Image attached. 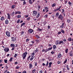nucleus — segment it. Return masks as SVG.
<instances>
[{
    "mask_svg": "<svg viewBox=\"0 0 73 73\" xmlns=\"http://www.w3.org/2000/svg\"><path fill=\"white\" fill-rule=\"evenodd\" d=\"M27 52L24 53L23 54L22 57H23V60L25 58V57H26V56H27Z\"/></svg>",
    "mask_w": 73,
    "mask_h": 73,
    "instance_id": "1",
    "label": "nucleus"
},
{
    "mask_svg": "<svg viewBox=\"0 0 73 73\" xmlns=\"http://www.w3.org/2000/svg\"><path fill=\"white\" fill-rule=\"evenodd\" d=\"M11 41L13 42H15L16 41V38L15 37H11Z\"/></svg>",
    "mask_w": 73,
    "mask_h": 73,
    "instance_id": "2",
    "label": "nucleus"
},
{
    "mask_svg": "<svg viewBox=\"0 0 73 73\" xmlns=\"http://www.w3.org/2000/svg\"><path fill=\"white\" fill-rule=\"evenodd\" d=\"M9 48L7 47H5L4 49V50H5L6 53V52H9Z\"/></svg>",
    "mask_w": 73,
    "mask_h": 73,
    "instance_id": "3",
    "label": "nucleus"
},
{
    "mask_svg": "<svg viewBox=\"0 0 73 73\" xmlns=\"http://www.w3.org/2000/svg\"><path fill=\"white\" fill-rule=\"evenodd\" d=\"M33 15L34 16H36V15H37V12L36 11H33Z\"/></svg>",
    "mask_w": 73,
    "mask_h": 73,
    "instance_id": "4",
    "label": "nucleus"
},
{
    "mask_svg": "<svg viewBox=\"0 0 73 73\" xmlns=\"http://www.w3.org/2000/svg\"><path fill=\"white\" fill-rule=\"evenodd\" d=\"M6 34L7 36H8V37L10 36V32H9L8 31H7V32H6Z\"/></svg>",
    "mask_w": 73,
    "mask_h": 73,
    "instance_id": "5",
    "label": "nucleus"
},
{
    "mask_svg": "<svg viewBox=\"0 0 73 73\" xmlns=\"http://www.w3.org/2000/svg\"><path fill=\"white\" fill-rule=\"evenodd\" d=\"M33 32V30L32 29H29L28 31V33H32Z\"/></svg>",
    "mask_w": 73,
    "mask_h": 73,
    "instance_id": "6",
    "label": "nucleus"
},
{
    "mask_svg": "<svg viewBox=\"0 0 73 73\" xmlns=\"http://www.w3.org/2000/svg\"><path fill=\"white\" fill-rule=\"evenodd\" d=\"M21 12L20 11H16L15 12V15H17V14H19V15H20V14H21Z\"/></svg>",
    "mask_w": 73,
    "mask_h": 73,
    "instance_id": "7",
    "label": "nucleus"
},
{
    "mask_svg": "<svg viewBox=\"0 0 73 73\" xmlns=\"http://www.w3.org/2000/svg\"><path fill=\"white\" fill-rule=\"evenodd\" d=\"M58 18L59 19H61V20H62V15L60 14V15L59 17H58Z\"/></svg>",
    "mask_w": 73,
    "mask_h": 73,
    "instance_id": "8",
    "label": "nucleus"
},
{
    "mask_svg": "<svg viewBox=\"0 0 73 73\" xmlns=\"http://www.w3.org/2000/svg\"><path fill=\"white\" fill-rule=\"evenodd\" d=\"M7 19H11V17L10 16L9 14L7 13Z\"/></svg>",
    "mask_w": 73,
    "mask_h": 73,
    "instance_id": "9",
    "label": "nucleus"
},
{
    "mask_svg": "<svg viewBox=\"0 0 73 73\" xmlns=\"http://www.w3.org/2000/svg\"><path fill=\"white\" fill-rule=\"evenodd\" d=\"M40 14L39 13H38L37 15L36 16V19H38V18H39V17H40Z\"/></svg>",
    "mask_w": 73,
    "mask_h": 73,
    "instance_id": "10",
    "label": "nucleus"
},
{
    "mask_svg": "<svg viewBox=\"0 0 73 73\" xmlns=\"http://www.w3.org/2000/svg\"><path fill=\"white\" fill-rule=\"evenodd\" d=\"M9 23V21L7 19L5 20V24H8Z\"/></svg>",
    "mask_w": 73,
    "mask_h": 73,
    "instance_id": "11",
    "label": "nucleus"
},
{
    "mask_svg": "<svg viewBox=\"0 0 73 73\" xmlns=\"http://www.w3.org/2000/svg\"><path fill=\"white\" fill-rule=\"evenodd\" d=\"M62 44L63 45L64 44V42L63 41H59V45H60V44Z\"/></svg>",
    "mask_w": 73,
    "mask_h": 73,
    "instance_id": "12",
    "label": "nucleus"
},
{
    "mask_svg": "<svg viewBox=\"0 0 73 73\" xmlns=\"http://www.w3.org/2000/svg\"><path fill=\"white\" fill-rule=\"evenodd\" d=\"M58 16H59V13L58 12H57L55 15V17H58Z\"/></svg>",
    "mask_w": 73,
    "mask_h": 73,
    "instance_id": "13",
    "label": "nucleus"
},
{
    "mask_svg": "<svg viewBox=\"0 0 73 73\" xmlns=\"http://www.w3.org/2000/svg\"><path fill=\"white\" fill-rule=\"evenodd\" d=\"M38 51V48L36 49V50L34 51V53H35L36 52H37Z\"/></svg>",
    "mask_w": 73,
    "mask_h": 73,
    "instance_id": "14",
    "label": "nucleus"
},
{
    "mask_svg": "<svg viewBox=\"0 0 73 73\" xmlns=\"http://www.w3.org/2000/svg\"><path fill=\"white\" fill-rule=\"evenodd\" d=\"M57 46L55 45H53V50H56V48Z\"/></svg>",
    "mask_w": 73,
    "mask_h": 73,
    "instance_id": "15",
    "label": "nucleus"
},
{
    "mask_svg": "<svg viewBox=\"0 0 73 73\" xmlns=\"http://www.w3.org/2000/svg\"><path fill=\"white\" fill-rule=\"evenodd\" d=\"M68 40L69 41H72V40L71 37H69L68 39Z\"/></svg>",
    "mask_w": 73,
    "mask_h": 73,
    "instance_id": "16",
    "label": "nucleus"
},
{
    "mask_svg": "<svg viewBox=\"0 0 73 73\" xmlns=\"http://www.w3.org/2000/svg\"><path fill=\"white\" fill-rule=\"evenodd\" d=\"M11 8L13 9H14V8H16V5H13L11 6Z\"/></svg>",
    "mask_w": 73,
    "mask_h": 73,
    "instance_id": "17",
    "label": "nucleus"
},
{
    "mask_svg": "<svg viewBox=\"0 0 73 73\" xmlns=\"http://www.w3.org/2000/svg\"><path fill=\"white\" fill-rule=\"evenodd\" d=\"M32 64H31V63H30L29 64V68H30V69H31V68H32Z\"/></svg>",
    "mask_w": 73,
    "mask_h": 73,
    "instance_id": "18",
    "label": "nucleus"
},
{
    "mask_svg": "<svg viewBox=\"0 0 73 73\" xmlns=\"http://www.w3.org/2000/svg\"><path fill=\"white\" fill-rule=\"evenodd\" d=\"M43 30L42 29H41L40 28H38L37 29V31H40V32H41V31H43Z\"/></svg>",
    "mask_w": 73,
    "mask_h": 73,
    "instance_id": "19",
    "label": "nucleus"
},
{
    "mask_svg": "<svg viewBox=\"0 0 73 73\" xmlns=\"http://www.w3.org/2000/svg\"><path fill=\"white\" fill-rule=\"evenodd\" d=\"M66 68H67V70H70V69H69V66H68V65H66Z\"/></svg>",
    "mask_w": 73,
    "mask_h": 73,
    "instance_id": "20",
    "label": "nucleus"
},
{
    "mask_svg": "<svg viewBox=\"0 0 73 73\" xmlns=\"http://www.w3.org/2000/svg\"><path fill=\"white\" fill-rule=\"evenodd\" d=\"M4 16H2L1 18V20L3 21V20H4Z\"/></svg>",
    "mask_w": 73,
    "mask_h": 73,
    "instance_id": "21",
    "label": "nucleus"
},
{
    "mask_svg": "<svg viewBox=\"0 0 73 73\" xmlns=\"http://www.w3.org/2000/svg\"><path fill=\"white\" fill-rule=\"evenodd\" d=\"M52 63L51 62H50L49 63V66H48V68H50L51 67V65H52Z\"/></svg>",
    "mask_w": 73,
    "mask_h": 73,
    "instance_id": "22",
    "label": "nucleus"
},
{
    "mask_svg": "<svg viewBox=\"0 0 73 73\" xmlns=\"http://www.w3.org/2000/svg\"><path fill=\"white\" fill-rule=\"evenodd\" d=\"M62 55H61V54H59L58 55V56L59 58H60Z\"/></svg>",
    "mask_w": 73,
    "mask_h": 73,
    "instance_id": "23",
    "label": "nucleus"
},
{
    "mask_svg": "<svg viewBox=\"0 0 73 73\" xmlns=\"http://www.w3.org/2000/svg\"><path fill=\"white\" fill-rule=\"evenodd\" d=\"M34 57H35V56H32L31 58L30 59V61H32V60H33V59L34 58Z\"/></svg>",
    "mask_w": 73,
    "mask_h": 73,
    "instance_id": "24",
    "label": "nucleus"
},
{
    "mask_svg": "<svg viewBox=\"0 0 73 73\" xmlns=\"http://www.w3.org/2000/svg\"><path fill=\"white\" fill-rule=\"evenodd\" d=\"M10 46L11 47H15V44H11L10 45Z\"/></svg>",
    "mask_w": 73,
    "mask_h": 73,
    "instance_id": "25",
    "label": "nucleus"
},
{
    "mask_svg": "<svg viewBox=\"0 0 73 73\" xmlns=\"http://www.w3.org/2000/svg\"><path fill=\"white\" fill-rule=\"evenodd\" d=\"M56 5V3H54L52 5V7H55Z\"/></svg>",
    "mask_w": 73,
    "mask_h": 73,
    "instance_id": "26",
    "label": "nucleus"
},
{
    "mask_svg": "<svg viewBox=\"0 0 73 73\" xmlns=\"http://www.w3.org/2000/svg\"><path fill=\"white\" fill-rule=\"evenodd\" d=\"M12 60H13V58H11L9 60V61H10V62H12Z\"/></svg>",
    "mask_w": 73,
    "mask_h": 73,
    "instance_id": "27",
    "label": "nucleus"
},
{
    "mask_svg": "<svg viewBox=\"0 0 73 73\" xmlns=\"http://www.w3.org/2000/svg\"><path fill=\"white\" fill-rule=\"evenodd\" d=\"M68 49L67 48L65 50V52L66 53H68Z\"/></svg>",
    "mask_w": 73,
    "mask_h": 73,
    "instance_id": "28",
    "label": "nucleus"
},
{
    "mask_svg": "<svg viewBox=\"0 0 73 73\" xmlns=\"http://www.w3.org/2000/svg\"><path fill=\"white\" fill-rule=\"evenodd\" d=\"M24 32L23 31H22L21 32V36H23V35H24Z\"/></svg>",
    "mask_w": 73,
    "mask_h": 73,
    "instance_id": "29",
    "label": "nucleus"
},
{
    "mask_svg": "<svg viewBox=\"0 0 73 73\" xmlns=\"http://www.w3.org/2000/svg\"><path fill=\"white\" fill-rule=\"evenodd\" d=\"M35 72H36V70L34 69L33 70L32 73H34Z\"/></svg>",
    "mask_w": 73,
    "mask_h": 73,
    "instance_id": "30",
    "label": "nucleus"
},
{
    "mask_svg": "<svg viewBox=\"0 0 73 73\" xmlns=\"http://www.w3.org/2000/svg\"><path fill=\"white\" fill-rule=\"evenodd\" d=\"M67 22L68 23H70V20L69 19H68L67 20Z\"/></svg>",
    "mask_w": 73,
    "mask_h": 73,
    "instance_id": "31",
    "label": "nucleus"
},
{
    "mask_svg": "<svg viewBox=\"0 0 73 73\" xmlns=\"http://www.w3.org/2000/svg\"><path fill=\"white\" fill-rule=\"evenodd\" d=\"M21 17V15H17V18H20Z\"/></svg>",
    "mask_w": 73,
    "mask_h": 73,
    "instance_id": "32",
    "label": "nucleus"
},
{
    "mask_svg": "<svg viewBox=\"0 0 73 73\" xmlns=\"http://www.w3.org/2000/svg\"><path fill=\"white\" fill-rule=\"evenodd\" d=\"M44 9H46V10H48V9H49V8L47 7H44Z\"/></svg>",
    "mask_w": 73,
    "mask_h": 73,
    "instance_id": "33",
    "label": "nucleus"
},
{
    "mask_svg": "<svg viewBox=\"0 0 73 73\" xmlns=\"http://www.w3.org/2000/svg\"><path fill=\"white\" fill-rule=\"evenodd\" d=\"M61 32H62V33H65V32H64V31L62 29H61Z\"/></svg>",
    "mask_w": 73,
    "mask_h": 73,
    "instance_id": "34",
    "label": "nucleus"
},
{
    "mask_svg": "<svg viewBox=\"0 0 73 73\" xmlns=\"http://www.w3.org/2000/svg\"><path fill=\"white\" fill-rule=\"evenodd\" d=\"M52 48H53V47H51L50 48H49L48 49V51H49V50H51V49H52Z\"/></svg>",
    "mask_w": 73,
    "mask_h": 73,
    "instance_id": "35",
    "label": "nucleus"
},
{
    "mask_svg": "<svg viewBox=\"0 0 73 73\" xmlns=\"http://www.w3.org/2000/svg\"><path fill=\"white\" fill-rule=\"evenodd\" d=\"M29 2L30 4H32V0H29Z\"/></svg>",
    "mask_w": 73,
    "mask_h": 73,
    "instance_id": "36",
    "label": "nucleus"
},
{
    "mask_svg": "<svg viewBox=\"0 0 73 73\" xmlns=\"http://www.w3.org/2000/svg\"><path fill=\"white\" fill-rule=\"evenodd\" d=\"M27 21H29V20H31V18L30 17H29L27 18Z\"/></svg>",
    "mask_w": 73,
    "mask_h": 73,
    "instance_id": "37",
    "label": "nucleus"
},
{
    "mask_svg": "<svg viewBox=\"0 0 73 73\" xmlns=\"http://www.w3.org/2000/svg\"><path fill=\"white\" fill-rule=\"evenodd\" d=\"M48 64H49V63H48V61H47V63L46 64V66H48Z\"/></svg>",
    "mask_w": 73,
    "mask_h": 73,
    "instance_id": "38",
    "label": "nucleus"
},
{
    "mask_svg": "<svg viewBox=\"0 0 73 73\" xmlns=\"http://www.w3.org/2000/svg\"><path fill=\"white\" fill-rule=\"evenodd\" d=\"M62 13H63L64 12H65V11H64V9H62Z\"/></svg>",
    "mask_w": 73,
    "mask_h": 73,
    "instance_id": "39",
    "label": "nucleus"
},
{
    "mask_svg": "<svg viewBox=\"0 0 73 73\" xmlns=\"http://www.w3.org/2000/svg\"><path fill=\"white\" fill-rule=\"evenodd\" d=\"M35 53L33 51V53L31 54V56H33L35 55Z\"/></svg>",
    "mask_w": 73,
    "mask_h": 73,
    "instance_id": "40",
    "label": "nucleus"
},
{
    "mask_svg": "<svg viewBox=\"0 0 73 73\" xmlns=\"http://www.w3.org/2000/svg\"><path fill=\"white\" fill-rule=\"evenodd\" d=\"M36 36L37 38H40V36L38 35H36Z\"/></svg>",
    "mask_w": 73,
    "mask_h": 73,
    "instance_id": "41",
    "label": "nucleus"
},
{
    "mask_svg": "<svg viewBox=\"0 0 73 73\" xmlns=\"http://www.w3.org/2000/svg\"><path fill=\"white\" fill-rule=\"evenodd\" d=\"M20 20L19 19L18 20L17 22V23H20Z\"/></svg>",
    "mask_w": 73,
    "mask_h": 73,
    "instance_id": "42",
    "label": "nucleus"
},
{
    "mask_svg": "<svg viewBox=\"0 0 73 73\" xmlns=\"http://www.w3.org/2000/svg\"><path fill=\"white\" fill-rule=\"evenodd\" d=\"M4 61L5 63H7V60L5 59Z\"/></svg>",
    "mask_w": 73,
    "mask_h": 73,
    "instance_id": "43",
    "label": "nucleus"
},
{
    "mask_svg": "<svg viewBox=\"0 0 73 73\" xmlns=\"http://www.w3.org/2000/svg\"><path fill=\"white\" fill-rule=\"evenodd\" d=\"M61 8V6H60L58 8H57V9H58V11H59V10L60 9V8Z\"/></svg>",
    "mask_w": 73,
    "mask_h": 73,
    "instance_id": "44",
    "label": "nucleus"
},
{
    "mask_svg": "<svg viewBox=\"0 0 73 73\" xmlns=\"http://www.w3.org/2000/svg\"><path fill=\"white\" fill-rule=\"evenodd\" d=\"M48 51V49H46V50H45V53H46V52H47Z\"/></svg>",
    "mask_w": 73,
    "mask_h": 73,
    "instance_id": "45",
    "label": "nucleus"
},
{
    "mask_svg": "<svg viewBox=\"0 0 73 73\" xmlns=\"http://www.w3.org/2000/svg\"><path fill=\"white\" fill-rule=\"evenodd\" d=\"M61 31L58 32V35H60V34H61Z\"/></svg>",
    "mask_w": 73,
    "mask_h": 73,
    "instance_id": "46",
    "label": "nucleus"
},
{
    "mask_svg": "<svg viewBox=\"0 0 73 73\" xmlns=\"http://www.w3.org/2000/svg\"><path fill=\"white\" fill-rule=\"evenodd\" d=\"M31 58V56H29L27 58V60H29V58Z\"/></svg>",
    "mask_w": 73,
    "mask_h": 73,
    "instance_id": "47",
    "label": "nucleus"
},
{
    "mask_svg": "<svg viewBox=\"0 0 73 73\" xmlns=\"http://www.w3.org/2000/svg\"><path fill=\"white\" fill-rule=\"evenodd\" d=\"M17 54H15L14 55V57H17Z\"/></svg>",
    "mask_w": 73,
    "mask_h": 73,
    "instance_id": "48",
    "label": "nucleus"
},
{
    "mask_svg": "<svg viewBox=\"0 0 73 73\" xmlns=\"http://www.w3.org/2000/svg\"><path fill=\"white\" fill-rule=\"evenodd\" d=\"M67 62V60L66 59L64 62V64H65V63H66Z\"/></svg>",
    "mask_w": 73,
    "mask_h": 73,
    "instance_id": "49",
    "label": "nucleus"
},
{
    "mask_svg": "<svg viewBox=\"0 0 73 73\" xmlns=\"http://www.w3.org/2000/svg\"><path fill=\"white\" fill-rule=\"evenodd\" d=\"M60 63L61 62H60V61H58V62H57V64H60Z\"/></svg>",
    "mask_w": 73,
    "mask_h": 73,
    "instance_id": "50",
    "label": "nucleus"
},
{
    "mask_svg": "<svg viewBox=\"0 0 73 73\" xmlns=\"http://www.w3.org/2000/svg\"><path fill=\"white\" fill-rule=\"evenodd\" d=\"M63 72L65 73V68H63Z\"/></svg>",
    "mask_w": 73,
    "mask_h": 73,
    "instance_id": "51",
    "label": "nucleus"
},
{
    "mask_svg": "<svg viewBox=\"0 0 73 73\" xmlns=\"http://www.w3.org/2000/svg\"><path fill=\"white\" fill-rule=\"evenodd\" d=\"M44 17L45 18H47V17H48V15H45Z\"/></svg>",
    "mask_w": 73,
    "mask_h": 73,
    "instance_id": "52",
    "label": "nucleus"
},
{
    "mask_svg": "<svg viewBox=\"0 0 73 73\" xmlns=\"http://www.w3.org/2000/svg\"><path fill=\"white\" fill-rule=\"evenodd\" d=\"M26 4V3L25 2V1H24L23 2V5H25Z\"/></svg>",
    "mask_w": 73,
    "mask_h": 73,
    "instance_id": "53",
    "label": "nucleus"
},
{
    "mask_svg": "<svg viewBox=\"0 0 73 73\" xmlns=\"http://www.w3.org/2000/svg\"><path fill=\"white\" fill-rule=\"evenodd\" d=\"M19 68H20V66H17L16 67V69H19Z\"/></svg>",
    "mask_w": 73,
    "mask_h": 73,
    "instance_id": "54",
    "label": "nucleus"
},
{
    "mask_svg": "<svg viewBox=\"0 0 73 73\" xmlns=\"http://www.w3.org/2000/svg\"><path fill=\"white\" fill-rule=\"evenodd\" d=\"M70 56H73V55L72 54V53H70Z\"/></svg>",
    "mask_w": 73,
    "mask_h": 73,
    "instance_id": "55",
    "label": "nucleus"
},
{
    "mask_svg": "<svg viewBox=\"0 0 73 73\" xmlns=\"http://www.w3.org/2000/svg\"><path fill=\"white\" fill-rule=\"evenodd\" d=\"M43 73V71L42 70H40L39 72V73Z\"/></svg>",
    "mask_w": 73,
    "mask_h": 73,
    "instance_id": "56",
    "label": "nucleus"
},
{
    "mask_svg": "<svg viewBox=\"0 0 73 73\" xmlns=\"http://www.w3.org/2000/svg\"><path fill=\"white\" fill-rule=\"evenodd\" d=\"M26 42H28V41H29V39H27L26 40Z\"/></svg>",
    "mask_w": 73,
    "mask_h": 73,
    "instance_id": "57",
    "label": "nucleus"
},
{
    "mask_svg": "<svg viewBox=\"0 0 73 73\" xmlns=\"http://www.w3.org/2000/svg\"><path fill=\"white\" fill-rule=\"evenodd\" d=\"M22 25L23 26L24 25H25V23H23L22 24Z\"/></svg>",
    "mask_w": 73,
    "mask_h": 73,
    "instance_id": "58",
    "label": "nucleus"
},
{
    "mask_svg": "<svg viewBox=\"0 0 73 73\" xmlns=\"http://www.w3.org/2000/svg\"><path fill=\"white\" fill-rule=\"evenodd\" d=\"M64 23H62V25H61L63 27H64Z\"/></svg>",
    "mask_w": 73,
    "mask_h": 73,
    "instance_id": "59",
    "label": "nucleus"
},
{
    "mask_svg": "<svg viewBox=\"0 0 73 73\" xmlns=\"http://www.w3.org/2000/svg\"><path fill=\"white\" fill-rule=\"evenodd\" d=\"M72 4V3H71L69 1L68 2V4H69L70 5V4Z\"/></svg>",
    "mask_w": 73,
    "mask_h": 73,
    "instance_id": "60",
    "label": "nucleus"
},
{
    "mask_svg": "<svg viewBox=\"0 0 73 73\" xmlns=\"http://www.w3.org/2000/svg\"><path fill=\"white\" fill-rule=\"evenodd\" d=\"M48 29H50V27L49 25L48 26Z\"/></svg>",
    "mask_w": 73,
    "mask_h": 73,
    "instance_id": "61",
    "label": "nucleus"
},
{
    "mask_svg": "<svg viewBox=\"0 0 73 73\" xmlns=\"http://www.w3.org/2000/svg\"><path fill=\"white\" fill-rule=\"evenodd\" d=\"M37 62H35V66H37Z\"/></svg>",
    "mask_w": 73,
    "mask_h": 73,
    "instance_id": "62",
    "label": "nucleus"
},
{
    "mask_svg": "<svg viewBox=\"0 0 73 73\" xmlns=\"http://www.w3.org/2000/svg\"><path fill=\"white\" fill-rule=\"evenodd\" d=\"M63 41L64 42H66V39H63Z\"/></svg>",
    "mask_w": 73,
    "mask_h": 73,
    "instance_id": "63",
    "label": "nucleus"
},
{
    "mask_svg": "<svg viewBox=\"0 0 73 73\" xmlns=\"http://www.w3.org/2000/svg\"><path fill=\"white\" fill-rule=\"evenodd\" d=\"M27 73V71H24L22 73Z\"/></svg>",
    "mask_w": 73,
    "mask_h": 73,
    "instance_id": "64",
    "label": "nucleus"
}]
</instances>
